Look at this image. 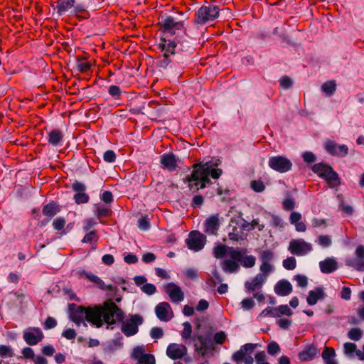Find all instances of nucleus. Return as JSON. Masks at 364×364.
I'll return each instance as SVG.
<instances>
[{"label": "nucleus", "instance_id": "nucleus-26", "mask_svg": "<svg viewBox=\"0 0 364 364\" xmlns=\"http://www.w3.org/2000/svg\"><path fill=\"white\" fill-rule=\"evenodd\" d=\"M317 353L318 349L314 345H307L299 353L298 357L301 361H308L313 360Z\"/></svg>", "mask_w": 364, "mask_h": 364}, {"label": "nucleus", "instance_id": "nucleus-40", "mask_svg": "<svg viewBox=\"0 0 364 364\" xmlns=\"http://www.w3.org/2000/svg\"><path fill=\"white\" fill-rule=\"evenodd\" d=\"M178 46V44L174 41H168L166 44H164L162 47V50L164 51V54L168 53L171 55L175 54V48Z\"/></svg>", "mask_w": 364, "mask_h": 364}, {"label": "nucleus", "instance_id": "nucleus-57", "mask_svg": "<svg viewBox=\"0 0 364 364\" xmlns=\"http://www.w3.org/2000/svg\"><path fill=\"white\" fill-rule=\"evenodd\" d=\"M57 326V321L55 318L51 316H48L43 324V327L46 330L51 329Z\"/></svg>", "mask_w": 364, "mask_h": 364}, {"label": "nucleus", "instance_id": "nucleus-46", "mask_svg": "<svg viewBox=\"0 0 364 364\" xmlns=\"http://www.w3.org/2000/svg\"><path fill=\"white\" fill-rule=\"evenodd\" d=\"M89 196L85 193V192L82 193H77L74 196V199L75 200V203L77 204L80 203H86L89 200Z\"/></svg>", "mask_w": 364, "mask_h": 364}, {"label": "nucleus", "instance_id": "nucleus-2", "mask_svg": "<svg viewBox=\"0 0 364 364\" xmlns=\"http://www.w3.org/2000/svg\"><path fill=\"white\" fill-rule=\"evenodd\" d=\"M219 16V8L212 4L202 6L195 14L194 23L203 25L213 21Z\"/></svg>", "mask_w": 364, "mask_h": 364}, {"label": "nucleus", "instance_id": "nucleus-56", "mask_svg": "<svg viewBox=\"0 0 364 364\" xmlns=\"http://www.w3.org/2000/svg\"><path fill=\"white\" fill-rule=\"evenodd\" d=\"M90 64L88 62L83 60H77V68L80 73H85L90 69Z\"/></svg>", "mask_w": 364, "mask_h": 364}, {"label": "nucleus", "instance_id": "nucleus-62", "mask_svg": "<svg viewBox=\"0 0 364 364\" xmlns=\"http://www.w3.org/2000/svg\"><path fill=\"white\" fill-rule=\"evenodd\" d=\"M295 207V200L292 198H287L283 201V208L286 210H291Z\"/></svg>", "mask_w": 364, "mask_h": 364}, {"label": "nucleus", "instance_id": "nucleus-63", "mask_svg": "<svg viewBox=\"0 0 364 364\" xmlns=\"http://www.w3.org/2000/svg\"><path fill=\"white\" fill-rule=\"evenodd\" d=\"M108 92L112 97L114 98H119L121 95L120 87L117 85H111L109 87Z\"/></svg>", "mask_w": 364, "mask_h": 364}, {"label": "nucleus", "instance_id": "nucleus-17", "mask_svg": "<svg viewBox=\"0 0 364 364\" xmlns=\"http://www.w3.org/2000/svg\"><path fill=\"white\" fill-rule=\"evenodd\" d=\"M163 32L174 33L176 30H181L183 27V21H176L173 17L168 16L160 23Z\"/></svg>", "mask_w": 364, "mask_h": 364}, {"label": "nucleus", "instance_id": "nucleus-29", "mask_svg": "<svg viewBox=\"0 0 364 364\" xmlns=\"http://www.w3.org/2000/svg\"><path fill=\"white\" fill-rule=\"evenodd\" d=\"M326 296V294L321 287H317L315 290H311L309 292V296L306 299L309 305H315L318 299H323Z\"/></svg>", "mask_w": 364, "mask_h": 364}, {"label": "nucleus", "instance_id": "nucleus-64", "mask_svg": "<svg viewBox=\"0 0 364 364\" xmlns=\"http://www.w3.org/2000/svg\"><path fill=\"white\" fill-rule=\"evenodd\" d=\"M141 290L144 293H146V294H147L149 295H151V294H154L156 292V288L152 284H145L141 287Z\"/></svg>", "mask_w": 364, "mask_h": 364}, {"label": "nucleus", "instance_id": "nucleus-53", "mask_svg": "<svg viewBox=\"0 0 364 364\" xmlns=\"http://www.w3.org/2000/svg\"><path fill=\"white\" fill-rule=\"evenodd\" d=\"M335 355V350L331 348L326 347L322 353V358L324 361L333 358Z\"/></svg>", "mask_w": 364, "mask_h": 364}, {"label": "nucleus", "instance_id": "nucleus-5", "mask_svg": "<svg viewBox=\"0 0 364 364\" xmlns=\"http://www.w3.org/2000/svg\"><path fill=\"white\" fill-rule=\"evenodd\" d=\"M257 347V344L246 343L242 346L240 350L235 352L232 355V360L240 364L242 360L245 364H253L254 358L251 355Z\"/></svg>", "mask_w": 364, "mask_h": 364}, {"label": "nucleus", "instance_id": "nucleus-43", "mask_svg": "<svg viewBox=\"0 0 364 364\" xmlns=\"http://www.w3.org/2000/svg\"><path fill=\"white\" fill-rule=\"evenodd\" d=\"M296 266V261L294 257H289L283 260V267L287 270H293Z\"/></svg>", "mask_w": 364, "mask_h": 364}, {"label": "nucleus", "instance_id": "nucleus-13", "mask_svg": "<svg viewBox=\"0 0 364 364\" xmlns=\"http://www.w3.org/2000/svg\"><path fill=\"white\" fill-rule=\"evenodd\" d=\"M229 256L233 260H237L246 268H250L255 264V257L252 255L245 256L241 251L231 249L229 252Z\"/></svg>", "mask_w": 364, "mask_h": 364}, {"label": "nucleus", "instance_id": "nucleus-10", "mask_svg": "<svg viewBox=\"0 0 364 364\" xmlns=\"http://www.w3.org/2000/svg\"><path fill=\"white\" fill-rule=\"evenodd\" d=\"M132 358L136 360V364H156V358L153 354L147 353L143 346L134 348Z\"/></svg>", "mask_w": 364, "mask_h": 364}, {"label": "nucleus", "instance_id": "nucleus-48", "mask_svg": "<svg viewBox=\"0 0 364 364\" xmlns=\"http://www.w3.org/2000/svg\"><path fill=\"white\" fill-rule=\"evenodd\" d=\"M0 356L1 357H13L14 352L11 348L9 346H0Z\"/></svg>", "mask_w": 364, "mask_h": 364}, {"label": "nucleus", "instance_id": "nucleus-42", "mask_svg": "<svg viewBox=\"0 0 364 364\" xmlns=\"http://www.w3.org/2000/svg\"><path fill=\"white\" fill-rule=\"evenodd\" d=\"M266 316L279 317V314L277 313V309L272 307H267L259 315V317L260 318Z\"/></svg>", "mask_w": 364, "mask_h": 364}, {"label": "nucleus", "instance_id": "nucleus-35", "mask_svg": "<svg viewBox=\"0 0 364 364\" xmlns=\"http://www.w3.org/2000/svg\"><path fill=\"white\" fill-rule=\"evenodd\" d=\"M331 166L324 164L323 163L316 164L312 166V171L316 173L320 178H322L326 175L329 168Z\"/></svg>", "mask_w": 364, "mask_h": 364}, {"label": "nucleus", "instance_id": "nucleus-16", "mask_svg": "<svg viewBox=\"0 0 364 364\" xmlns=\"http://www.w3.org/2000/svg\"><path fill=\"white\" fill-rule=\"evenodd\" d=\"M346 264L358 271H364V246L359 245L355 250V257L346 261Z\"/></svg>", "mask_w": 364, "mask_h": 364}, {"label": "nucleus", "instance_id": "nucleus-45", "mask_svg": "<svg viewBox=\"0 0 364 364\" xmlns=\"http://www.w3.org/2000/svg\"><path fill=\"white\" fill-rule=\"evenodd\" d=\"M259 269L261 273H259V274L265 275V278L267 279L268 274L274 270V267L270 263L262 262Z\"/></svg>", "mask_w": 364, "mask_h": 364}, {"label": "nucleus", "instance_id": "nucleus-61", "mask_svg": "<svg viewBox=\"0 0 364 364\" xmlns=\"http://www.w3.org/2000/svg\"><path fill=\"white\" fill-rule=\"evenodd\" d=\"M254 306H255V302L250 298H246L241 301V307L244 310H246V311L250 310V309H252L254 307Z\"/></svg>", "mask_w": 364, "mask_h": 364}, {"label": "nucleus", "instance_id": "nucleus-15", "mask_svg": "<svg viewBox=\"0 0 364 364\" xmlns=\"http://www.w3.org/2000/svg\"><path fill=\"white\" fill-rule=\"evenodd\" d=\"M194 342V348L196 352L200 353L202 356L205 355V353L209 350L212 346L210 341L207 337L202 335H194L192 338Z\"/></svg>", "mask_w": 364, "mask_h": 364}, {"label": "nucleus", "instance_id": "nucleus-8", "mask_svg": "<svg viewBox=\"0 0 364 364\" xmlns=\"http://www.w3.org/2000/svg\"><path fill=\"white\" fill-rule=\"evenodd\" d=\"M205 236L198 231H192L186 240V244L188 249L198 252L201 250L205 244Z\"/></svg>", "mask_w": 364, "mask_h": 364}, {"label": "nucleus", "instance_id": "nucleus-34", "mask_svg": "<svg viewBox=\"0 0 364 364\" xmlns=\"http://www.w3.org/2000/svg\"><path fill=\"white\" fill-rule=\"evenodd\" d=\"M58 210H59L58 208L57 205L55 203L52 202L46 205L43 207L42 212L44 215L48 217L50 219L57 214Z\"/></svg>", "mask_w": 364, "mask_h": 364}, {"label": "nucleus", "instance_id": "nucleus-44", "mask_svg": "<svg viewBox=\"0 0 364 364\" xmlns=\"http://www.w3.org/2000/svg\"><path fill=\"white\" fill-rule=\"evenodd\" d=\"M281 351L279 344L275 341H272L267 346V353L271 355H274Z\"/></svg>", "mask_w": 364, "mask_h": 364}, {"label": "nucleus", "instance_id": "nucleus-47", "mask_svg": "<svg viewBox=\"0 0 364 364\" xmlns=\"http://www.w3.org/2000/svg\"><path fill=\"white\" fill-rule=\"evenodd\" d=\"M97 225V222L93 218L85 219L83 221L82 230L84 232L92 231V228Z\"/></svg>", "mask_w": 364, "mask_h": 364}, {"label": "nucleus", "instance_id": "nucleus-22", "mask_svg": "<svg viewBox=\"0 0 364 364\" xmlns=\"http://www.w3.org/2000/svg\"><path fill=\"white\" fill-rule=\"evenodd\" d=\"M171 306L167 302L159 303L155 308V313L160 321H168L171 319V316L168 311H171Z\"/></svg>", "mask_w": 364, "mask_h": 364}, {"label": "nucleus", "instance_id": "nucleus-60", "mask_svg": "<svg viewBox=\"0 0 364 364\" xmlns=\"http://www.w3.org/2000/svg\"><path fill=\"white\" fill-rule=\"evenodd\" d=\"M139 228L141 230H147L150 228L149 220L146 217H141L138 220Z\"/></svg>", "mask_w": 364, "mask_h": 364}, {"label": "nucleus", "instance_id": "nucleus-32", "mask_svg": "<svg viewBox=\"0 0 364 364\" xmlns=\"http://www.w3.org/2000/svg\"><path fill=\"white\" fill-rule=\"evenodd\" d=\"M63 139V134L59 129H53L48 134V141L50 144L56 146Z\"/></svg>", "mask_w": 364, "mask_h": 364}, {"label": "nucleus", "instance_id": "nucleus-19", "mask_svg": "<svg viewBox=\"0 0 364 364\" xmlns=\"http://www.w3.org/2000/svg\"><path fill=\"white\" fill-rule=\"evenodd\" d=\"M165 291L173 302H180L184 299V293L173 283H168L165 287Z\"/></svg>", "mask_w": 364, "mask_h": 364}, {"label": "nucleus", "instance_id": "nucleus-24", "mask_svg": "<svg viewBox=\"0 0 364 364\" xmlns=\"http://www.w3.org/2000/svg\"><path fill=\"white\" fill-rule=\"evenodd\" d=\"M205 232L208 235H216L219 228V219L218 215L208 218L205 222Z\"/></svg>", "mask_w": 364, "mask_h": 364}, {"label": "nucleus", "instance_id": "nucleus-37", "mask_svg": "<svg viewBox=\"0 0 364 364\" xmlns=\"http://www.w3.org/2000/svg\"><path fill=\"white\" fill-rule=\"evenodd\" d=\"M86 234L82 240V242L83 243H90V244H96L97 242L99 237L97 234L96 231H89L85 232Z\"/></svg>", "mask_w": 364, "mask_h": 364}, {"label": "nucleus", "instance_id": "nucleus-49", "mask_svg": "<svg viewBox=\"0 0 364 364\" xmlns=\"http://www.w3.org/2000/svg\"><path fill=\"white\" fill-rule=\"evenodd\" d=\"M277 313L279 314V316L282 315H286L290 316L292 315V311L287 305H280L278 307H276Z\"/></svg>", "mask_w": 364, "mask_h": 364}, {"label": "nucleus", "instance_id": "nucleus-38", "mask_svg": "<svg viewBox=\"0 0 364 364\" xmlns=\"http://www.w3.org/2000/svg\"><path fill=\"white\" fill-rule=\"evenodd\" d=\"M362 331L359 328H353L348 332V337L350 340L358 341L362 337Z\"/></svg>", "mask_w": 364, "mask_h": 364}, {"label": "nucleus", "instance_id": "nucleus-12", "mask_svg": "<svg viewBox=\"0 0 364 364\" xmlns=\"http://www.w3.org/2000/svg\"><path fill=\"white\" fill-rule=\"evenodd\" d=\"M23 338L27 344L35 346L43 339L44 335L41 328L29 327L23 331Z\"/></svg>", "mask_w": 364, "mask_h": 364}, {"label": "nucleus", "instance_id": "nucleus-11", "mask_svg": "<svg viewBox=\"0 0 364 364\" xmlns=\"http://www.w3.org/2000/svg\"><path fill=\"white\" fill-rule=\"evenodd\" d=\"M102 316L103 311L102 306L87 307L85 319L97 328H100L103 325Z\"/></svg>", "mask_w": 364, "mask_h": 364}, {"label": "nucleus", "instance_id": "nucleus-9", "mask_svg": "<svg viewBox=\"0 0 364 364\" xmlns=\"http://www.w3.org/2000/svg\"><path fill=\"white\" fill-rule=\"evenodd\" d=\"M86 312L87 307L77 306L75 304H69L70 318L78 326H80L81 323L87 326V323L84 321L86 316Z\"/></svg>", "mask_w": 364, "mask_h": 364}, {"label": "nucleus", "instance_id": "nucleus-55", "mask_svg": "<svg viewBox=\"0 0 364 364\" xmlns=\"http://www.w3.org/2000/svg\"><path fill=\"white\" fill-rule=\"evenodd\" d=\"M227 335L224 331L216 333L213 336V341L216 344H223L226 339Z\"/></svg>", "mask_w": 364, "mask_h": 364}, {"label": "nucleus", "instance_id": "nucleus-28", "mask_svg": "<svg viewBox=\"0 0 364 364\" xmlns=\"http://www.w3.org/2000/svg\"><path fill=\"white\" fill-rule=\"evenodd\" d=\"M81 275L85 276L87 279H88L90 282L95 283L97 287L102 290H112L113 286L111 284L106 285L104 282L97 276L95 275L92 272H87L85 271H82L80 273Z\"/></svg>", "mask_w": 364, "mask_h": 364}, {"label": "nucleus", "instance_id": "nucleus-7", "mask_svg": "<svg viewBox=\"0 0 364 364\" xmlns=\"http://www.w3.org/2000/svg\"><path fill=\"white\" fill-rule=\"evenodd\" d=\"M269 166L279 173H286L291 169V161L283 156H274L269 159Z\"/></svg>", "mask_w": 364, "mask_h": 364}, {"label": "nucleus", "instance_id": "nucleus-27", "mask_svg": "<svg viewBox=\"0 0 364 364\" xmlns=\"http://www.w3.org/2000/svg\"><path fill=\"white\" fill-rule=\"evenodd\" d=\"M319 267L321 272L329 274L338 269V262L333 257H328L319 262Z\"/></svg>", "mask_w": 364, "mask_h": 364}, {"label": "nucleus", "instance_id": "nucleus-30", "mask_svg": "<svg viewBox=\"0 0 364 364\" xmlns=\"http://www.w3.org/2000/svg\"><path fill=\"white\" fill-rule=\"evenodd\" d=\"M230 230L228 232L229 239L234 241L243 240L246 235L239 226H232L230 224Z\"/></svg>", "mask_w": 364, "mask_h": 364}, {"label": "nucleus", "instance_id": "nucleus-14", "mask_svg": "<svg viewBox=\"0 0 364 364\" xmlns=\"http://www.w3.org/2000/svg\"><path fill=\"white\" fill-rule=\"evenodd\" d=\"M325 149L328 154L339 157H344L348 154V148L346 145H340L331 140L326 141Z\"/></svg>", "mask_w": 364, "mask_h": 364}, {"label": "nucleus", "instance_id": "nucleus-3", "mask_svg": "<svg viewBox=\"0 0 364 364\" xmlns=\"http://www.w3.org/2000/svg\"><path fill=\"white\" fill-rule=\"evenodd\" d=\"M103 322L108 325L114 324L117 321H122L124 318L122 311L112 301H106L102 306Z\"/></svg>", "mask_w": 364, "mask_h": 364}, {"label": "nucleus", "instance_id": "nucleus-18", "mask_svg": "<svg viewBox=\"0 0 364 364\" xmlns=\"http://www.w3.org/2000/svg\"><path fill=\"white\" fill-rule=\"evenodd\" d=\"M187 348L184 345L171 343L166 349V355L173 360L181 358L187 354Z\"/></svg>", "mask_w": 364, "mask_h": 364}, {"label": "nucleus", "instance_id": "nucleus-20", "mask_svg": "<svg viewBox=\"0 0 364 364\" xmlns=\"http://www.w3.org/2000/svg\"><path fill=\"white\" fill-rule=\"evenodd\" d=\"M160 162L164 169L173 171L177 167V159L172 153L164 154L160 156Z\"/></svg>", "mask_w": 364, "mask_h": 364}, {"label": "nucleus", "instance_id": "nucleus-41", "mask_svg": "<svg viewBox=\"0 0 364 364\" xmlns=\"http://www.w3.org/2000/svg\"><path fill=\"white\" fill-rule=\"evenodd\" d=\"M183 330L181 332V337L185 340L190 339L192 334V326L189 322L183 323Z\"/></svg>", "mask_w": 364, "mask_h": 364}, {"label": "nucleus", "instance_id": "nucleus-36", "mask_svg": "<svg viewBox=\"0 0 364 364\" xmlns=\"http://www.w3.org/2000/svg\"><path fill=\"white\" fill-rule=\"evenodd\" d=\"M336 89V84L334 80L327 81L321 86V90L328 96H331L334 94Z\"/></svg>", "mask_w": 364, "mask_h": 364}, {"label": "nucleus", "instance_id": "nucleus-23", "mask_svg": "<svg viewBox=\"0 0 364 364\" xmlns=\"http://www.w3.org/2000/svg\"><path fill=\"white\" fill-rule=\"evenodd\" d=\"M292 291L291 283L286 280H279L274 286V292L280 296H285L290 294Z\"/></svg>", "mask_w": 364, "mask_h": 364}, {"label": "nucleus", "instance_id": "nucleus-54", "mask_svg": "<svg viewBox=\"0 0 364 364\" xmlns=\"http://www.w3.org/2000/svg\"><path fill=\"white\" fill-rule=\"evenodd\" d=\"M66 223L63 218H57L53 222V227L55 230H61Z\"/></svg>", "mask_w": 364, "mask_h": 364}, {"label": "nucleus", "instance_id": "nucleus-33", "mask_svg": "<svg viewBox=\"0 0 364 364\" xmlns=\"http://www.w3.org/2000/svg\"><path fill=\"white\" fill-rule=\"evenodd\" d=\"M237 260H233L230 258V259H225L223 262L222 269L224 272L228 273H232L239 269L240 266L237 264Z\"/></svg>", "mask_w": 364, "mask_h": 364}, {"label": "nucleus", "instance_id": "nucleus-59", "mask_svg": "<svg viewBox=\"0 0 364 364\" xmlns=\"http://www.w3.org/2000/svg\"><path fill=\"white\" fill-rule=\"evenodd\" d=\"M103 159L106 162L112 163L116 160V154L112 150H107L103 155Z\"/></svg>", "mask_w": 364, "mask_h": 364}, {"label": "nucleus", "instance_id": "nucleus-4", "mask_svg": "<svg viewBox=\"0 0 364 364\" xmlns=\"http://www.w3.org/2000/svg\"><path fill=\"white\" fill-rule=\"evenodd\" d=\"M144 318L139 314H132L122 321L121 331L127 337L136 334L139 331V326L143 323Z\"/></svg>", "mask_w": 364, "mask_h": 364}, {"label": "nucleus", "instance_id": "nucleus-6", "mask_svg": "<svg viewBox=\"0 0 364 364\" xmlns=\"http://www.w3.org/2000/svg\"><path fill=\"white\" fill-rule=\"evenodd\" d=\"M313 250L311 243L306 242L304 239H293L289 242L288 250L294 255L304 256L311 252Z\"/></svg>", "mask_w": 364, "mask_h": 364}, {"label": "nucleus", "instance_id": "nucleus-31", "mask_svg": "<svg viewBox=\"0 0 364 364\" xmlns=\"http://www.w3.org/2000/svg\"><path fill=\"white\" fill-rule=\"evenodd\" d=\"M75 0H59L57 3V13L59 16L64 14L74 6Z\"/></svg>", "mask_w": 364, "mask_h": 364}, {"label": "nucleus", "instance_id": "nucleus-25", "mask_svg": "<svg viewBox=\"0 0 364 364\" xmlns=\"http://www.w3.org/2000/svg\"><path fill=\"white\" fill-rule=\"evenodd\" d=\"M323 178L331 188H337L341 185V178L332 167L329 168Z\"/></svg>", "mask_w": 364, "mask_h": 364}, {"label": "nucleus", "instance_id": "nucleus-21", "mask_svg": "<svg viewBox=\"0 0 364 364\" xmlns=\"http://www.w3.org/2000/svg\"><path fill=\"white\" fill-rule=\"evenodd\" d=\"M266 281L265 275L257 274L252 282L247 281L245 283V287L250 293H253L261 289Z\"/></svg>", "mask_w": 364, "mask_h": 364}, {"label": "nucleus", "instance_id": "nucleus-58", "mask_svg": "<svg viewBox=\"0 0 364 364\" xmlns=\"http://www.w3.org/2000/svg\"><path fill=\"white\" fill-rule=\"evenodd\" d=\"M251 188L257 193L262 192L265 186L261 181H252L251 183Z\"/></svg>", "mask_w": 364, "mask_h": 364}, {"label": "nucleus", "instance_id": "nucleus-51", "mask_svg": "<svg viewBox=\"0 0 364 364\" xmlns=\"http://www.w3.org/2000/svg\"><path fill=\"white\" fill-rule=\"evenodd\" d=\"M262 262L269 263L274 258V253L270 250H264L261 253L260 256Z\"/></svg>", "mask_w": 364, "mask_h": 364}, {"label": "nucleus", "instance_id": "nucleus-1", "mask_svg": "<svg viewBox=\"0 0 364 364\" xmlns=\"http://www.w3.org/2000/svg\"><path fill=\"white\" fill-rule=\"evenodd\" d=\"M219 163H212L211 161L194 164L192 166L191 174L183 179L184 183H188V186L193 193L205 188L207 184L211 183L210 176L213 179H218L222 175V169L214 168Z\"/></svg>", "mask_w": 364, "mask_h": 364}, {"label": "nucleus", "instance_id": "nucleus-52", "mask_svg": "<svg viewBox=\"0 0 364 364\" xmlns=\"http://www.w3.org/2000/svg\"><path fill=\"white\" fill-rule=\"evenodd\" d=\"M164 336V331L160 327H154L150 331V336L153 339H159Z\"/></svg>", "mask_w": 364, "mask_h": 364}, {"label": "nucleus", "instance_id": "nucleus-50", "mask_svg": "<svg viewBox=\"0 0 364 364\" xmlns=\"http://www.w3.org/2000/svg\"><path fill=\"white\" fill-rule=\"evenodd\" d=\"M226 252V247L223 245H218L214 249V256L218 259L223 258L225 255Z\"/></svg>", "mask_w": 364, "mask_h": 364}, {"label": "nucleus", "instance_id": "nucleus-39", "mask_svg": "<svg viewBox=\"0 0 364 364\" xmlns=\"http://www.w3.org/2000/svg\"><path fill=\"white\" fill-rule=\"evenodd\" d=\"M316 242L322 247H329L332 244V240L328 235H320L318 237Z\"/></svg>", "mask_w": 364, "mask_h": 364}]
</instances>
